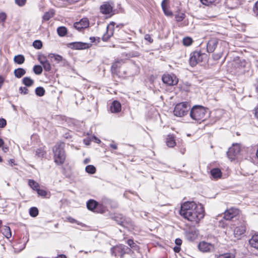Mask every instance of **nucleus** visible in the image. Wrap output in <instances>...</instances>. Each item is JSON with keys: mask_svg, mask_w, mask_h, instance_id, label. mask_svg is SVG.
Listing matches in <instances>:
<instances>
[{"mask_svg": "<svg viewBox=\"0 0 258 258\" xmlns=\"http://www.w3.org/2000/svg\"><path fill=\"white\" fill-rule=\"evenodd\" d=\"M179 213L185 219L196 223H198L205 216L203 207L193 201L185 202L181 204Z\"/></svg>", "mask_w": 258, "mask_h": 258, "instance_id": "f257e3e1", "label": "nucleus"}, {"mask_svg": "<svg viewBox=\"0 0 258 258\" xmlns=\"http://www.w3.org/2000/svg\"><path fill=\"white\" fill-rule=\"evenodd\" d=\"M65 144L63 142L57 143L53 148L54 162L58 165L64 163L66 155L64 150Z\"/></svg>", "mask_w": 258, "mask_h": 258, "instance_id": "f03ea898", "label": "nucleus"}, {"mask_svg": "<svg viewBox=\"0 0 258 258\" xmlns=\"http://www.w3.org/2000/svg\"><path fill=\"white\" fill-rule=\"evenodd\" d=\"M206 112L207 110L203 106L195 105L190 110V116L195 120H204Z\"/></svg>", "mask_w": 258, "mask_h": 258, "instance_id": "7ed1b4c3", "label": "nucleus"}, {"mask_svg": "<svg viewBox=\"0 0 258 258\" xmlns=\"http://www.w3.org/2000/svg\"><path fill=\"white\" fill-rule=\"evenodd\" d=\"M190 109V105L186 102L177 104L173 111L174 115L178 117H182L187 114Z\"/></svg>", "mask_w": 258, "mask_h": 258, "instance_id": "20e7f679", "label": "nucleus"}, {"mask_svg": "<svg viewBox=\"0 0 258 258\" xmlns=\"http://www.w3.org/2000/svg\"><path fill=\"white\" fill-rule=\"evenodd\" d=\"M206 58L205 53H202L199 51H194L190 54L189 64L191 67L196 66L198 63L204 61Z\"/></svg>", "mask_w": 258, "mask_h": 258, "instance_id": "39448f33", "label": "nucleus"}, {"mask_svg": "<svg viewBox=\"0 0 258 258\" xmlns=\"http://www.w3.org/2000/svg\"><path fill=\"white\" fill-rule=\"evenodd\" d=\"M162 79L164 83L169 86L175 85L178 82V79L173 74H164Z\"/></svg>", "mask_w": 258, "mask_h": 258, "instance_id": "423d86ee", "label": "nucleus"}, {"mask_svg": "<svg viewBox=\"0 0 258 258\" xmlns=\"http://www.w3.org/2000/svg\"><path fill=\"white\" fill-rule=\"evenodd\" d=\"M240 151V145L237 144H233V146L229 148L228 151L227 152V154L228 158L231 160H233L235 159V157L239 154Z\"/></svg>", "mask_w": 258, "mask_h": 258, "instance_id": "0eeeda50", "label": "nucleus"}, {"mask_svg": "<svg viewBox=\"0 0 258 258\" xmlns=\"http://www.w3.org/2000/svg\"><path fill=\"white\" fill-rule=\"evenodd\" d=\"M128 249V248L125 245L120 244L112 248L111 253L112 255L115 256L119 255L120 257H122L126 250Z\"/></svg>", "mask_w": 258, "mask_h": 258, "instance_id": "6e6552de", "label": "nucleus"}, {"mask_svg": "<svg viewBox=\"0 0 258 258\" xmlns=\"http://www.w3.org/2000/svg\"><path fill=\"white\" fill-rule=\"evenodd\" d=\"M199 249L203 252H212L214 250V245L210 243L202 241L198 245Z\"/></svg>", "mask_w": 258, "mask_h": 258, "instance_id": "1a4fd4ad", "label": "nucleus"}, {"mask_svg": "<svg viewBox=\"0 0 258 258\" xmlns=\"http://www.w3.org/2000/svg\"><path fill=\"white\" fill-rule=\"evenodd\" d=\"M239 213V211L238 209L232 208L225 212L224 218L226 220H230L238 215Z\"/></svg>", "mask_w": 258, "mask_h": 258, "instance_id": "9d476101", "label": "nucleus"}, {"mask_svg": "<svg viewBox=\"0 0 258 258\" xmlns=\"http://www.w3.org/2000/svg\"><path fill=\"white\" fill-rule=\"evenodd\" d=\"M69 45L71 48L77 50L85 49L89 48L91 46V44L90 43L81 42H72Z\"/></svg>", "mask_w": 258, "mask_h": 258, "instance_id": "9b49d317", "label": "nucleus"}, {"mask_svg": "<svg viewBox=\"0 0 258 258\" xmlns=\"http://www.w3.org/2000/svg\"><path fill=\"white\" fill-rule=\"evenodd\" d=\"M89 25V22L87 18H83L79 22H77L74 23V27L81 31L82 29L87 28Z\"/></svg>", "mask_w": 258, "mask_h": 258, "instance_id": "f8f14e48", "label": "nucleus"}, {"mask_svg": "<svg viewBox=\"0 0 258 258\" xmlns=\"http://www.w3.org/2000/svg\"><path fill=\"white\" fill-rule=\"evenodd\" d=\"M218 44V39L215 38L210 39L207 44V50L209 53H212Z\"/></svg>", "mask_w": 258, "mask_h": 258, "instance_id": "ddd939ff", "label": "nucleus"}, {"mask_svg": "<svg viewBox=\"0 0 258 258\" xmlns=\"http://www.w3.org/2000/svg\"><path fill=\"white\" fill-rule=\"evenodd\" d=\"M245 232V227L244 225H240L235 228L234 230V235L235 238L239 239L240 237Z\"/></svg>", "mask_w": 258, "mask_h": 258, "instance_id": "4468645a", "label": "nucleus"}, {"mask_svg": "<svg viewBox=\"0 0 258 258\" xmlns=\"http://www.w3.org/2000/svg\"><path fill=\"white\" fill-rule=\"evenodd\" d=\"M112 10V7L109 3H104L100 6V11L103 14H108Z\"/></svg>", "mask_w": 258, "mask_h": 258, "instance_id": "2eb2a0df", "label": "nucleus"}, {"mask_svg": "<svg viewBox=\"0 0 258 258\" xmlns=\"http://www.w3.org/2000/svg\"><path fill=\"white\" fill-rule=\"evenodd\" d=\"M241 3L242 0H227L226 2L227 6L231 9L237 8Z\"/></svg>", "mask_w": 258, "mask_h": 258, "instance_id": "dca6fc26", "label": "nucleus"}, {"mask_svg": "<svg viewBox=\"0 0 258 258\" xmlns=\"http://www.w3.org/2000/svg\"><path fill=\"white\" fill-rule=\"evenodd\" d=\"M121 108L120 103L117 101H114L110 106V109L111 112L117 113L120 111Z\"/></svg>", "mask_w": 258, "mask_h": 258, "instance_id": "f3484780", "label": "nucleus"}, {"mask_svg": "<svg viewBox=\"0 0 258 258\" xmlns=\"http://www.w3.org/2000/svg\"><path fill=\"white\" fill-rule=\"evenodd\" d=\"M48 57L52 62L55 61L56 63H59L63 61L62 57L58 54L54 53H50L48 54Z\"/></svg>", "mask_w": 258, "mask_h": 258, "instance_id": "a211bd4d", "label": "nucleus"}, {"mask_svg": "<svg viewBox=\"0 0 258 258\" xmlns=\"http://www.w3.org/2000/svg\"><path fill=\"white\" fill-rule=\"evenodd\" d=\"M249 243L251 247L258 249V234L253 235L249 240Z\"/></svg>", "mask_w": 258, "mask_h": 258, "instance_id": "6ab92c4d", "label": "nucleus"}, {"mask_svg": "<svg viewBox=\"0 0 258 258\" xmlns=\"http://www.w3.org/2000/svg\"><path fill=\"white\" fill-rule=\"evenodd\" d=\"M166 144L170 148H173L176 145L174 137L172 135L168 136L166 139Z\"/></svg>", "mask_w": 258, "mask_h": 258, "instance_id": "aec40b11", "label": "nucleus"}, {"mask_svg": "<svg viewBox=\"0 0 258 258\" xmlns=\"http://www.w3.org/2000/svg\"><path fill=\"white\" fill-rule=\"evenodd\" d=\"M98 206V203L95 200H90L87 203V208L89 210L93 211L95 210Z\"/></svg>", "mask_w": 258, "mask_h": 258, "instance_id": "412c9836", "label": "nucleus"}, {"mask_svg": "<svg viewBox=\"0 0 258 258\" xmlns=\"http://www.w3.org/2000/svg\"><path fill=\"white\" fill-rule=\"evenodd\" d=\"M124 63V61L122 59L120 60H117L114 62L111 66V71L113 73H115L118 68H120L121 64Z\"/></svg>", "mask_w": 258, "mask_h": 258, "instance_id": "4be33fe9", "label": "nucleus"}, {"mask_svg": "<svg viewBox=\"0 0 258 258\" xmlns=\"http://www.w3.org/2000/svg\"><path fill=\"white\" fill-rule=\"evenodd\" d=\"M110 29V25H108L107 27L106 34H104L103 36H102V40L104 41H107L109 39V38L113 35V32L112 31V29Z\"/></svg>", "mask_w": 258, "mask_h": 258, "instance_id": "5701e85b", "label": "nucleus"}, {"mask_svg": "<svg viewBox=\"0 0 258 258\" xmlns=\"http://www.w3.org/2000/svg\"><path fill=\"white\" fill-rule=\"evenodd\" d=\"M211 174L214 178H218L222 176L221 171L219 168H214L212 169Z\"/></svg>", "mask_w": 258, "mask_h": 258, "instance_id": "b1692460", "label": "nucleus"}, {"mask_svg": "<svg viewBox=\"0 0 258 258\" xmlns=\"http://www.w3.org/2000/svg\"><path fill=\"white\" fill-rule=\"evenodd\" d=\"M162 8L163 11H164V14L166 16H171L172 12L169 11L167 8V4L166 2V0H163L161 4Z\"/></svg>", "mask_w": 258, "mask_h": 258, "instance_id": "393cba45", "label": "nucleus"}, {"mask_svg": "<svg viewBox=\"0 0 258 258\" xmlns=\"http://www.w3.org/2000/svg\"><path fill=\"white\" fill-rule=\"evenodd\" d=\"M2 232L5 236L9 238L11 237V232L9 227L5 226L2 229Z\"/></svg>", "mask_w": 258, "mask_h": 258, "instance_id": "a878e982", "label": "nucleus"}, {"mask_svg": "<svg viewBox=\"0 0 258 258\" xmlns=\"http://www.w3.org/2000/svg\"><path fill=\"white\" fill-rule=\"evenodd\" d=\"M22 82L27 87H30L33 84L34 81L30 77H26L23 79Z\"/></svg>", "mask_w": 258, "mask_h": 258, "instance_id": "bb28decb", "label": "nucleus"}, {"mask_svg": "<svg viewBox=\"0 0 258 258\" xmlns=\"http://www.w3.org/2000/svg\"><path fill=\"white\" fill-rule=\"evenodd\" d=\"M28 184L33 190H36L39 187V184L32 179L29 180Z\"/></svg>", "mask_w": 258, "mask_h": 258, "instance_id": "cd10ccee", "label": "nucleus"}, {"mask_svg": "<svg viewBox=\"0 0 258 258\" xmlns=\"http://www.w3.org/2000/svg\"><path fill=\"white\" fill-rule=\"evenodd\" d=\"M57 32L59 36L62 37L67 34V30L66 27L61 26L57 28Z\"/></svg>", "mask_w": 258, "mask_h": 258, "instance_id": "c85d7f7f", "label": "nucleus"}, {"mask_svg": "<svg viewBox=\"0 0 258 258\" xmlns=\"http://www.w3.org/2000/svg\"><path fill=\"white\" fill-rule=\"evenodd\" d=\"M53 11L52 10L49 11L44 14L43 19L45 21H48L53 16Z\"/></svg>", "mask_w": 258, "mask_h": 258, "instance_id": "c756f323", "label": "nucleus"}, {"mask_svg": "<svg viewBox=\"0 0 258 258\" xmlns=\"http://www.w3.org/2000/svg\"><path fill=\"white\" fill-rule=\"evenodd\" d=\"M86 171L90 174H94L96 172V168L92 165H87L85 168Z\"/></svg>", "mask_w": 258, "mask_h": 258, "instance_id": "7c9ffc66", "label": "nucleus"}, {"mask_svg": "<svg viewBox=\"0 0 258 258\" xmlns=\"http://www.w3.org/2000/svg\"><path fill=\"white\" fill-rule=\"evenodd\" d=\"M29 214L31 216L35 217L38 215V210L36 207H32L29 210Z\"/></svg>", "mask_w": 258, "mask_h": 258, "instance_id": "2f4dec72", "label": "nucleus"}, {"mask_svg": "<svg viewBox=\"0 0 258 258\" xmlns=\"http://www.w3.org/2000/svg\"><path fill=\"white\" fill-rule=\"evenodd\" d=\"M41 64L43 66L45 71L49 72L51 70V65L48 60H45L44 62H41Z\"/></svg>", "mask_w": 258, "mask_h": 258, "instance_id": "473e14b6", "label": "nucleus"}, {"mask_svg": "<svg viewBox=\"0 0 258 258\" xmlns=\"http://www.w3.org/2000/svg\"><path fill=\"white\" fill-rule=\"evenodd\" d=\"M33 72L36 75H40L42 72V68L39 65H35L33 67Z\"/></svg>", "mask_w": 258, "mask_h": 258, "instance_id": "72a5a7b5", "label": "nucleus"}, {"mask_svg": "<svg viewBox=\"0 0 258 258\" xmlns=\"http://www.w3.org/2000/svg\"><path fill=\"white\" fill-rule=\"evenodd\" d=\"M36 94L39 96H42L44 95L45 90L41 87L36 88L35 89Z\"/></svg>", "mask_w": 258, "mask_h": 258, "instance_id": "f704fd0d", "label": "nucleus"}, {"mask_svg": "<svg viewBox=\"0 0 258 258\" xmlns=\"http://www.w3.org/2000/svg\"><path fill=\"white\" fill-rule=\"evenodd\" d=\"M192 42V39L188 37L184 38L182 40L183 44L184 45L187 46L191 45Z\"/></svg>", "mask_w": 258, "mask_h": 258, "instance_id": "c9c22d12", "label": "nucleus"}, {"mask_svg": "<svg viewBox=\"0 0 258 258\" xmlns=\"http://www.w3.org/2000/svg\"><path fill=\"white\" fill-rule=\"evenodd\" d=\"M185 17V15L183 13H178L175 15V18L176 21H182Z\"/></svg>", "mask_w": 258, "mask_h": 258, "instance_id": "e433bc0d", "label": "nucleus"}, {"mask_svg": "<svg viewBox=\"0 0 258 258\" xmlns=\"http://www.w3.org/2000/svg\"><path fill=\"white\" fill-rule=\"evenodd\" d=\"M34 47L37 49H40L42 46V42L40 40H35L33 43Z\"/></svg>", "mask_w": 258, "mask_h": 258, "instance_id": "4c0bfd02", "label": "nucleus"}, {"mask_svg": "<svg viewBox=\"0 0 258 258\" xmlns=\"http://www.w3.org/2000/svg\"><path fill=\"white\" fill-rule=\"evenodd\" d=\"M26 73V71L22 68L17 69V78H21L22 76L24 75Z\"/></svg>", "mask_w": 258, "mask_h": 258, "instance_id": "58836bf2", "label": "nucleus"}, {"mask_svg": "<svg viewBox=\"0 0 258 258\" xmlns=\"http://www.w3.org/2000/svg\"><path fill=\"white\" fill-rule=\"evenodd\" d=\"M234 256L233 254L227 253H224L222 254H220L219 255L217 256V258H234Z\"/></svg>", "mask_w": 258, "mask_h": 258, "instance_id": "ea45409f", "label": "nucleus"}, {"mask_svg": "<svg viewBox=\"0 0 258 258\" xmlns=\"http://www.w3.org/2000/svg\"><path fill=\"white\" fill-rule=\"evenodd\" d=\"M114 219L117 222V223L120 225H121L123 223L124 220L122 216L120 215L115 216L114 217Z\"/></svg>", "mask_w": 258, "mask_h": 258, "instance_id": "a19ab883", "label": "nucleus"}, {"mask_svg": "<svg viewBox=\"0 0 258 258\" xmlns=\"http://www.w3.org/2000/svg\"><path fill=\"white\" fill-rule=\"evenodd\" d=\"M25 61V57L22 55H17V64H22Z\"/></svg>", "mask_w": 258, "mask_h": 258, "instance_id": "79ce46f5", "label": "nucleus"}, {"mask_svg": "<svg viewBox=\"0 0 258 258\" xmlns=\"http://www.w3.org/2000/svg\"><path fill=\"white\" fill-rule=\"evenodd\" d=\"M36 191L37 192V194L39 196L45 197L47 195V192L43 189H40L38 188V189L36 190Z\"/></svg>", "mask_w": 258, "mask_h": 258, "instance_id": "37998d69", "label": "nucleus"}, {"mask_svg": "<svg viewBox=\"0 0 258 258\" xmlns=\"http://www.w3.org/2000/svg\"><path fill=\"white\" fill-rule=\"evenodd\" d=\"M6 17L7 15L5 13H0V23H3L5 21Z\"/></svg>", "mask_w": 258, "mask_h": 258, "instance_id": "c03bdc74", "label": "nucleus"}, {"mask_svg": "<svg viewBox=\"0 0 258 258\" xmlns=\"http://www.w3.org/2000/svg\"><path fill=\"white\" fill-rule=\"evenodd\" d=\"M19 91L21 94H27L28 93V89L26 87H20Z\"/></svg>", "mask_w": 258, "mask_h": 258, "instance_id": "a18cd8bd", "label": "nucleus"}, {"mask_svg": "<svg viewBox=\"0 0 258 258\" xmlns=\"http://www.w3.org/2000/svg\"><path fill=\"white\" fill-rule=\"evenodd\" d=\"M215 1V0H201V2L203 4L207 6L214 3Z\"/></svg>", "mask_w": 258, "mask_h": 258, "instance_id": "49530a36", "label": "nucleus"}, {"mask_svg": "<svg viewBox=\"0 0 258 258\" xmlns=\"http://www.w3.org/2000/svg\"><path fill=\"white\" fill-rule=\"evenodd\" d=\"M127 243L132 248L135 247L137 246L132 239H128L127 241Z\"/></svg>", "mask_w": 258, "mask_h": 258, "instance_id": "de8ad7c7", "label": "nucleus"}, {"mask_svg": "<svg viewBox=\"0 0 258 258\" xmlns=\"http://www.w3.org/2000/svg\"><path fill=\"white\" fill-rule=\"evenodd\" d=\"M222 55V53L220 52L219 53H214L213 55V57L215 60H218L220 59Z\"/></svg>", "mask_w": 258, "mask_h": 258, "instance_id": "09e8293b", "label": "nucleus"}, {"mask_svg": "<svg viewBox=\"0 0 258 258\" xmlns=\"http://www.w3.org/2000/svg\"><path fill=\"white\" fill-rule=\"evenodd\" d=\"M36 153V155L39 157H43L44 155V152L41 149H38Z\"/></svg>", "mask_w": 258, "mask_h": 258, "instance_id": "8fccbe9b", "label": "nucleus"}, {"mask_svg": "<svg viewBox=\"0 0 258 258\" xmlns=\"http://www.w3.org/2000/svg\"><path fill=\"white\" fill-rule=\"evenodd\" d=\"M7 124L6 120L4 118H0V127H4Z\"/></svg>", "mask_w": 258, "mask_h": 258, "instance_id": "3c124183", "label": "nucleus"}, {"mask_svg": "<svg viewBox=\"0 0 258 258\" xmlns=\"http://www.w3.org/2000/svg\"><path fill=\"white\" fill-rule=\"evenodd\" d=\"M26 0H17V5L22 7L25 5Z\"/></svg>", "mask_w": 258, "mask_h": 258, "instance_id": "603ef678", "label": "nucleus"}, {"mask_svg": "<svg viewBox=\"0 0 258 258\" xmlns=\"http://www.w3.org/2000/svg\"><path fill=\"white\" fill-rule=\"evenodd\" d=\"M67 219L68 221L71 223H76L78 224H79V223H78L77 220H76L75 219H74L71 217H67Z\"/></svg>", "mask_w": 258, "mask_h": 258, "instance_id": "864d4df0", "label": "nucleus"}, {"mask_svg": "<svg viewBox=\"0 0 258 258\" xmlns=\"http://www.w3.org/2000/svg\"><path fill=\"white\" fill-rule=\"evenodd\" d=\"M253 11L257 15H258V1L255 4L253 8Z\"/></svg>", "mask_w": 258, "mask_h": 258, "instance_id": "5fc2aeb1", "label": "nucleus"}, {"mask_svg": "<svg viewBox=\"0 0 258 258\" xmlns=\"http://www.w3.org/2000/svg\"><path fill=\"white\" fill-rule=\"evenodd\" d=\"M5 250V247L3 244H0V255H2Z\"/></svg>", "mask_w": 258, "mask_h": 258, "instance_id": "6e6d98bb", "label": "nucleus"}, {"mask_svg": "<svg viewBox=\"0 0 258 258\" xmlns=\"http://www.w3.org/2000/svg\"><path fill=\"white\" fill-rule=\"evenodd\" d=\"M4 81H5V78L3 76L0 75V89L3 86V84L4 83Z\"/></svg>", "mask_w": 258, "mask_h": 258, "instance_id": "4d7b16f0", "label": "nucleus"}, {"mask_svg": "<svg viewBox=\"0 0 258 258\" xmlns=\"http://www.w3.org/2000/svg\"><path fill=\"white\" fill-rule=\"evenodd\" d=\"M175 242L176 244L179 246H180L182 243V240L179 238L176 239Z\"/></svg>", "mask_w": 258, "mask_h": 258, "instance_id": "13d9d810", "label": "nucleus"}, {"mask_svg": "<svg viewBox=\"0 0 258 258\" xmlns=\"http://www.w3.org/2000/svg\"><path fill=\"white\" fill-rule=\"evenodd\" d=\"M65 2H67L68 4H72L74 3H76L78 2L79 0H64Z\"/></svg>", "mask_w": 258, "mask_h": 258, "instance_id": "bf43d9fd", "label": "nucleus"}, {"mask_svg": "<svg viewBox=\"0 0 258 258\" xmlns=\"http://www.w3.org/2000/svg\"><path fill=\"white\" fill-rule=\"evenodd\" d=\"M110 147H111L112 149L115 150L117 148V145L116 144H111L110 145Z\"/></svg>", "mask_w": 258, "mask_h": 258, "instance_id": "052dcab7", "label": "nucleus"}, {"mask_svg": "<svg viewBox=\"0 0 258 258\" xmlns=\"http://www.w3.org/2000/svg\"><path fill=\"white\" fill-rule=\"evenodd\" d=\"M90 40H91V42H94L96 40V38L94 37H90Z\"/></svg>", "mask_w": 258, "mask_h": 258, "instance_id": "680f3d73", "label": "nucleus"}, {"mask_svg": "<svg viewBox=\"0 0 258 258\" xmlns=\"http://www.w3.org/2000/svg\"><path fill=\"white\" fill-rule=\"evenodd\" d=\"M56 258H67V257L64 254H60Z\"/></svg>", "mask_w": 258, "mask_h": 258, "instance_id": "e2e57ef3", "label": "nucleus"}, {"mask_svg": "<svg viewBox=\"0 0 258 258\" xmlns=\"http://www.w3.org/2000/svg\"><path fill=\"white\" fill-rule=\"evenodd\" d=\"M4 144V141L3 139L0 138V147H2Z\"/></svg>", "mask_w": 258, "mask_h": 258, "instance_id": "0e129e2a", "label": "nucleus"}, {"mask_svg": "<svg viewBox=\"0 0 258 258\" xmlns=\"http://www.w3.org/2000/svg\"><path fill=\"white\" fill-rule=\"evenodd\" d=\"M39 60L40 62V63L41 64V62H44L45 61V60H47V59H45V58H41L40 57L39 58Z\"/></svg>", "mask_w": 258, "mask_h": 258, "instance_id": "69168bd1", "label": "nucleus"}, {"mask_svg": "<svg viewBox=\"0 0 258 258\" xmlns=\"http://www.w3.org/2000/svg\"><path fill=\"white\" fill-rule=\"evenodd\" d=\"M94 140H95V142L97 143H99L101 142L100 140L99 139H98V138H97L96 137H94Z\"/></svg>", "mask_w": 258, "mask_h": 258, "instance_id": "338daca9", "label": "nucleus"}, {"mask_svg": "<svg viewBox=\"0 0 258 258\" xmlns=\"http://www.w3.org/2000/svg\"><path fill=\"white\" fill-rule=\"evenodd\" d=\"M255 115L258 118V107L255 109Z\"/></svg>", "mask_w": 258, "mask_h": 258, "instance_id": "774afa93", "label": "nucleus"}]
</instances>
